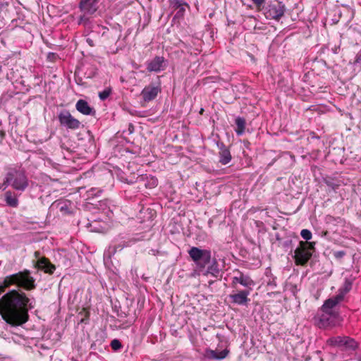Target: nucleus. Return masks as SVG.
<instances>
[{"label":"nucleus","instance_id":"f257e3e1","mask_svg":"<svg viewBox=\"0 0 361 361\" xmlns=\"http://www.w3.org/2000/svg\"><path fill=\"white\" fill-rule=\"evenodd\" d=\"M34 307L32 302L24 293L13 290L0 299V314L8 324L18 326L28 319V309Z\"/></svg>","mask_w":361,"mask_h":361},{"label":"nucleus","instance_id":"f03ea898","mask_svg":"<svg viewBox=\"0 0 361 361\" xmlns=\"http://www.w3.org/2000/svg\"><path fill=\"white\" fill-rule=\"evenodd\" d=\"M12 286L31 290L35 288V279L27 270L8 275L0 283V294Z\"/></svg>","mask_w":361,"mask_h":361},{"label":"nucleus","instance_id":"7ed1b4c3","mask_svg":"<svg viewBox=\"0 0 361 361\" xmlns=\"http://www.w3.org/2000/svg\"><path fill=\"white\" fill-rule=\"evenodd\" d=\"M8 185H11L16 190L24 191L28 185V180L24 172L11 171L7 173L5 181L0 186V189H6Z\"/></svg>","mask_w":361,"mask_h":361},{"label":"nucleus","instance_id":"20e7f679","mask_svg":"<svg viewBox=\"0 0 361 361\" xmlns=\"http://www.w3.org/2000/svg\"><path fill=\"white\" fill-rule=\"evenodd\" d=\"M188 254L195 263L197 271H204V269L211 262V252L209 250H202L197 247H192L188 251Z\"/></svg>","mask_w":361,"mask_h":361},{"label":"nucleus","instance_id":"39448f33","mask_svg":"<svg viewBox=\"0 0 361 361\" xmlns=\"http://www.w3.org/2000/svg\"><path fill=\"white\" fill-rule=\"evenodd\" d=\"M314 324L320 329L336 326L340 321L338 312H330L322 310L314 317Z\"/></svg>","mask_w":361,"mask_h":361},{"label":"nucleus","instance_id":"423d86ee","mask_svg":"<svg viewBox=\"0 0 361 361\" xmlns=\"http://www.w3.org/2000/svg\"><path fill=\"white\" fill-rule=\"evenodd\" d=\"M314 243L300 242V247L295 250V259L297 264L304 265L312 257V250Z\"/></svg>","mask_w":361,"mask_h":361},{"label":"nucleus","instance_id":"0eeeda50","mask_svg":"<svg viewBox=\"0 0 361 361\" xmlns=\"http://www.w3.org/2000/svg\"><path fill=\"white\" fill-rule=\"evenodd\" d=\"M326 343L330 346L338 347L343 350H354L357 348V342L348 336L331 337L327 340Z\"/></svg>","mask_w":361,"mask_h":361},{"label":"nucleus","instance_id":"6e6552de","mask_svg":"<svg viewBox=\"0 0 361 361\" xmlns=\"http://www.w3.org/2000/svg\"><path fill=\"white\" fill-rule=\"evenodd\" d=\"M350 289V285H346L345 288L339 290V293L327 300L325 301L322 307V310L330 312H338L336 311L337 305L343 301L346 293Z\"/></svg>","mask_w":361,"mask_h":361},{"label":"nucleus","instance_id":"1a4fd4ad","mask_svg":"<svg viewBox=\"0 0 361 361\" xmlns=\"http://www.w3.org/2000/svg\"><path fill=\"white\" fill-rule=\"evenodd\" d=\"M161 90V88L159 83H150L143 88L140 95L144 102H149L154 100Z\"/></svg>","mask_w":361,"mask_h":361},{"label":"nucleus","instance_id":"9d476101","mask_svg":"<svg viewBox=\"0 0 361 361\" xmlns=\"http://www.w3.org/2000/svg\"><path fill=\"white\" fill-rule=\"evenodd\" d=\"M60 124L66 128L75 130L80 127V123L73 118L69 111H63L59 114Z\"/></svg>","mask_w":361,"mask_h":361},{"label":"nucleus","instance_id":"9b49d317","mask_svg":"<svg viewBox=\"0 0 361 361\" xmlns=\"http://www.w3.org/2000/svg\"><path fill=\"white\" fill-rule=\"evenodd\" d=\"M285 11V6L281 2L269 5L265 10V17L267 19L279 20Z\"/></svg>","mask_w":361,"mask_h":361},{"label":"nucleus","instance_id":"f8f14e48","mask_svg":"<svg viewBox=\"0 0 361 361\" xmlns=\"http://www.w3.org/2000/svg\"><path fill=\"white\" fill-rule=\"evenodd\" d=\"M239 283L241 286L249 288L250 290L252 287L255 286L254 281L247 275L238 271L236 274L232 277V286L236 287V285Z\"/></svg>","mask_w":361,"mask_h":361},{"label":"nucleus","instance_id":"ddd939ff","mask_svg":"<svg viewBox=\"0 0 361 361\" xmlns=\"http://www.w3.org/2000/svg\"><path fill=\"white\" fill-rule=\"evenodd\" d=\"M164 59L161 56H156L147 62V68L149 72H159L164 69Z\"/></svg>","mask_w":361,"mask_h":361},{"label":"nucleus","instance_id":"4468645a","mask_svg":"<svg viewBox=\"0 0 361 361\" xmlns=\"http://www.w3.org/2000/svg\"><path fill=\"white\" fill-rule=\"evenodd\" d=\"M250 293V290H243L237 293L230 295L232 302L235 304L243 305H246L249 301L248 295Z\"/></svg>","mask_w":361,"mask_h":361},{"label":"nucleus","instance_id":"2eb2a0df","mask_svg":"<svg viewBox=\"0 0 361 361\" xmlns=\"http://www.w3.org/2000/svg\"><path fill=\"white\" fill-rule=\"evenodd\" d=\"M98 0H82L80 2V8L86 14L94 13L98 8Z\"/></svg>","mask_w":361,"mask_h":361},{"label":"nucleus","instance_id":"dca6fc26","mask_svg":"<svg viewBox=\"0 0 361 361\" xmlns=\"http://www.w3.org/2000/svg\"><path fill=\"white\" fill-rule=\"evenodd\" d=\"M171 5L176 10L175 18H180L183 17L185 8L188 7V4H185L183 0H173L171 1Z\"/></svg>","mask_w":361,"mask_h":361},{"label":"nucleus","instance_id":"f3484780","mask_svg":"<svg viewBox=\"0 0 361 361\" xmlns=\"http://www.w3.org/2000/svg\"><path fill=\"white\" fill-rule=\"evenodd\" d=\"M136 181L142 182L147 188H154L157 187L158 184L157 178L147 175H141L138 176Z\"/></svg>","mask_w":361,"mask_h":361},{"label":"nucleus","instance_id":"a211bd4d","mask_svg":"<svg viewBox=\"0 0 361 361\" xmlns=\"http://www.w3.org/2000/svg\"><path fill=\"white\" fill-rule=\"evenodd\" d=\"M37 266L39 269L44 270V272L52 274L55 270V266L45 257L39 258L37 261Z\"/></svg>","mask_w":361,"mask_h":361},{"label":"nucleus","instance_id":"6ab92c4d","mask_svg":"<svg viewBox=\"0 0 361 361\" xmlns=\"http://www.w3.org/2000/svg\"><path fill=\"white\" fill-rule=\"evenodd\" d=\"M228 353V350L224 349L223 350H207L205 356L210 359L222 360L225 358Z\"/></svg>","mask_w":361,"mask_h":361},{"label":"nucleus","instance_id":"aec40b11","mask_svg":"<svg viewBox=\"0 0 361 361\" xmlns=\"http://www.w3.org/2000/svg\"><path fill=\"white\" fill-rule=\"evenodd\" d=\"M75 107L79 112L85 115H90L92 111L88 103L82 99H80L77 102Z\"/></svg>","mask_w":361,"mask_h":361},{"label":"nucleus","instance_id":"412c9836","mask_svg":"<svg viewBox=\"0 0 361 361\" xmlns=\"http://www.w3.org/2000/svg\"><path fill=\"white\" fill-rule=\"evenodd\" d=\"M206 267L207 269H204V271H200V273H202L204 276H208L209 274L215 277L218 276L219 269L216 262H214L211 264L209 263Z\"/></svg>","mask_w":361,"mask_h":361},{"label":"nucleus","instance_id":"4be33fe9","mask_svg":"<svg viewBox=\"0 0 361 361\" xmlns=\"http://www.w3.org/2000/svg\"><path fill=\"white\" fill-rule=\"evenodd\" d=\"M5 201L6 204L11 207H17L18 205L17 197L11 191H7L5 193Z\"/></svg>","mask_w":361,"mask_h":361},{"label":"nucleus","instance_id":"5701e85b","mask_svg":"<svg viewBox=\"0 0 361 361\" xmlns=\"http://www.w3.org/2000/svg\"><path fill=\"white\" fill-rule=\"evenodd\" d=\"M231 160V155L230 151L225 148H221L219 152V161L224 165L228 164Z\"/></svg>","mask_w":361,"mask_h":361},{"label":"nucleus","instance_id":"b1692460","mask_svg":"<svg viewBox=\"0 0 361 361\" xmlns=\"http://www.w3.org/2000/svg\"><path fill=\"white\" fill-rule=\"evenodd\" d=\"M235 125L237 128L235 129V132L238 135H242L245 129V121L243 118L238 117L235 119Z\"/></svg>","mask_w":361,"mask_h":361},{"label":"nucleus","instance_id":"393cba45","mask_svg":"<svg viewBox=\"0 0 361 361\" xmlns=\"http://www.w3.org/2000/svg\"><path fill=\"white\" fill-rule=\"evenodd\" d=\"M111 92V88H106L99 93V97L101 100L104 101L108 98Z\"/></svg>","mask_w":361,"mask_h":361},{"label":"nucleus","instance_id":"a878e982","mask_svg":"<svg viewBox=\"0 0 361 361\" xmlns=\"http://www.w3.org/2000/svg\"><path fill=\"white\" fill-rule=\"evenodd\" d=\"M300 235L303 239L309 240L312 238V233L307 229H302L300 232Z\"/></svg>","mask_w":361,"mask_h":361},{"label":"nucleus","instance_id":"bb28decb","mask_svg":"<svg viewBox=\"0 0 361 361\" xmlns=\"http://www.w3.org/2000/svg\"><path fill=\"white\" fill-rule=\"evenodd\" d=\"M111 347L114 350H118L121 348L122 345L118 339H114L111 342Z\"/></svg>","mask_w":361,"mask_h":361},{"label":"nucleus","instance_id":"cd10ccee","mask_svg":"<svg viewBox=\"0 0 361 361\" xmlns=\"http://www.w3.org/2000/svg\"><path fill=\"white\" fill-rule=\"evenodd\" d=\"M355 64L360 63L361 64V50L357 52L355 56V59L354 61Z\"/></svg>","mask_w":361,"mask_h":361},{"label":"nucleus","instance_id":"c85d7f7f","mask_svg":"<svg viewBox=\"0 0 361 361\" xmlns=\"http://www.w3.org/2000/svg\"><path fill=\"white\" fill-rule=\"evenodd\" d=\"M252 1L257 5V6H261L264 2V0H252Z\"/></svg>","mask_w":361,"mask_h":361},{"label":"nucleus","instance_id":"c756f323","mask_svg":"<svg viewBox=\"0 0 361 361\" xmlns=\"http://www.w3.org/2000/svg\"><path fill=\"white\" fill-rule=\"evenodd\" d=\"M111 250V247H109V249L108 250L109 254H114L116 252V249L114 247L113 248L112 251Z\"/></svg>","mask_w":361,"mask_h":361},{"label":"nucleus","instance_id":"7c9ffc66","mask_svg":"<svg viewBox=\"0 0 361 361\" xmlns=\"http://www.w3.org/2000/svg\"><path fill=\"white\" fill-rule=\"evenodd\" d=\"M35 255H36V257H37V255H38V252H35Z\"/></svg>","mask_w":361,"mask_h":361}]
</instances>
